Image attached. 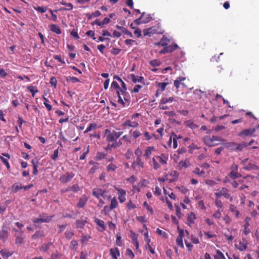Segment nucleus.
<instances>
[{
  "mask_svg": "<svg viewBox=\"0 0 259 259\" xmlns=\"http://www.w3.org/2000/svg\"><path fill=\"white\" fill-rule=\"evenodd\" d=\"M168 156L165 154H161L160 155L155 156L152 158L153 168L154 170H157L161 165L167 164Z\"/></svg>",
  "mask_w": 259,
  "mask_h": 259,
  "instance_id": "f257e3e1",
  "label": "nucleus"
},
{
  "mask_svg": "<svg viewBox=\"0 0 259 259\" xmlns=\"http://www.w3.org/2000/svg\"><path fill=\"white\" fill-rule=\"evenodd\" d=\"M123 132L113 131L111 132L109 129H106L104 131V135L106 137V140L110 144L114 143L122 135Z\"/></svg>",
  "mask_w": 259,
  "mask_h": 259,
  "instance_id": "f03ea898",
  "label": "nucleus"
},
{
  "mask_svg": "<svg viewBox=\"0 0 259 259\" xmlns=\"http://www.w3.org/2000/svg\"><path fill=\"white\" fill-rule=\"evenodd\" d=\"M203 141L206 145L212 147L219 144V143H215V142H222V140L219 137L216 136H212V137L206 136L203 137Z\"/></svg>",
  "mask_w": 259,
  "mask_h": 259,
  "instance_id": "7ed1b4c3",
  "label": "nucleus"
},
{
  "mask_svg": "<svg viewBox=\"0 0 259 259\" xmlns=\"http://www.w3.org/2000/svg\"><path fill=\"white\" fill-rule=\"evenodd\" d=\"M214 195L218 198L223 196L224 198L229 199L230 201L233 200L232 197L229 194V190L225 187H223L221 190H218L217 192L214 193Z\"/></svg>",
  "mask_w": 259,
  "mask_h": 259,
  "instance_id": "20e7f679",
  "label": "nucleus"
},
{
  "mask_svg": "<svg viewBox=\"0 0 259 259\" xmlns=\"http://www.w3.org/2000/svg\"><path fill=\"white\" fill-rule=\"evenodd\" d=\"M144 162L142 161L141 158H136L132 164V168L136 171H140L144 167Z\"/></svg>",
  "mask_w": 259,
  "mask_h": 259,
  "instance_id": "39448f33",
  "label": "nucleus"
},
{
  "mask_svg": "<svg viewBox=\"0 0 259 259\" xmlns=\"http://www.w3.org/2000/svg\"><path fill=\"white\" fill-rule=\"evenodd\" d=\"M74 176L75 174L73 172L67 171L60 176L59 180L62 183H67L70 182Z\"/></svg>",
  "mask_w": 259,
  "mask_h": 259,
  "instance_id": "423d86ee",
  "label": "nucleus"
},
{
  "mask_svg": "<svg viewBox=\"0 0 259 259\" xmlns=\"http://www.w3.org/2000/svg\"><path fill=\"white\" fill-rule=\"evenodd\" d=\"M255 132V128H250L242 130L238 135L243 139H245L246 137L251 136Z\"/></svg>",
  "mask_w": 259,
  "mask_h": 259,
  "instance_id": "0eeeda50",
  "label": "nucleus"
},
{
  "mask_svg": "<svg viewBox=\"0 0 259 259\" xmlns=\"http://www.w3.org/2000/svg\"><path fill=\"white\" fill-rule=\"evenodd\" d=\"M139 125V120H126L122 124L123 127H130L136 128Z\"/></svg>",
  "mask_w": 259,
  "mask_h": 259,
  "instance_id": "6e6552de",
  "label": "nucleus"
},
{
  "mask_svg": "<svg viewBox=\"0 0 259 259\" xmlns=\"http://www.w3.org/2000/svg\"><path fill=\"white\" fill-rule=\"evenodd\" d=\"M178 47V45L176 44L166 46L159 52V53L165 54L167 53H171L176 50Z\"/></svg>",
  "mask_w": 259,
  "mask_h": 259,
  "instance_id": "1a4fd4ad",
  "label": "nucleus"
},
{
  "mask_svg": "<svg viewBox=\"0 0 259 259\" xmlns=\"http://www.w3.org/2000/svg\"><path fill=\"white\" fill-rule=\"evenodd\" d=\"M248 243L247 241L243 239L242 241H240L238 243H236L235 247L240 251H244L247 249Z\"/></svg>",
  "mask_w": 259,
  "mask_h": 259,
  "instance_id": "9d476101",
  "label": "nucleus"
},
{
  "mask_svg": "<svg viewBox=\"0 0 259 259\" xmlns=\"http://www.w3.org/2000/svg\"><path fill=\"white\" fill-rule=\"evenodd\" d=\"M184 236V232L182 229H179V235L176 239V243L178 246L183 248L184 244L183 242V238Z\"/></svg>",
  "mask_w": 259,
  "mask_h": 259,
  "instance_id": "9b49d317",
  "label": "nucleus"
},
{
  "mask_svg": "<svg viewBox=\"0 0 259 259\" xmlns=\"http://www.w3.org/2000/svg\"><path fill=\"white\" fill-rule=\"evenodd\" d=\"M51 221V218H35L32 220V222L35 227H37L39 224L42 223H49Z\"/></svg>",
  "mask_w": 259,
  "mask_h": 259,
  "instance_id": "f8f14e48",
  "label": "nucleus"
},
{
  "mask_svg": "<svg viewBox=\"0 0 259 259\" xmlns=\"http://www.w3.org/2000/svg\"><path fill=\"white\" fill-rule=\"evenodd\" d=\"M191 165L190 160L188 159H185V160L180 161L177 165V168L179 170H182L183 168H188Z\"/></svg>",
  "mask_w": 259,
  "mask_h": 259,
  "instance_id": "ddd939ff",
  "label": "nucleus"
},
{
  "mask_svg": "<svg viewBox=\"0 0 259 259\" xmlns=\"http://www.w3.org/2000/svg\"><path fill=\"white\" fill-rule=\"evenodd\" d=\"M241 177V175L238 172V171L231 170L230 172L228 174V177H226L225 182H230L229 178H230L232 180H234L236 178H240Z\"/></svg>",
  "mask_w": 259,
  "mask_h": 259,
  "instance_id": "4468645a",
  "label": "nucleus"
},
{
  "mask_svg": "<svg viewBox=\"0 0 259 259\" xmlns=\"http://www.w3.org/2000/svg\"><path fill=\"white\" fill-rule=\"evenodd\" d=\"M118 191V198L120 203H123L125 201V195L126 191L122 189H117Z\"/></svg>",
  "mask_w": 259,
  "mask_h": 259,
  "instance_id": "2eb2a0df",
  "label": "nucleus"
},
{
  "mask_svg": "<svg viewBox=\"0 0 259 259\" xmlns=\"http://www.w3.org/2000/svg\"><path fill=\"white\" fill-rule=\"evenodd\" d=\"M144 36H151L152 35L157 33V30L154 27H151L145 29L143 31Z\"/></svg>",
  "mask_w": 259,
  "mask_h": 259,
  "instance_id": "dca6fc26",
  "label": "nucleus"
},
{
  "mask_svg": "<svg viewBox=\"0 0 259 259\" xmlns=\"http://www.w3.org/2000/svg\"><path fill=\"white\" fill-rule=\"evenodd\" d=\"M105 191L102 189H97L93 191V195L98 199H100V197L105 198Z\"/></svg>",
  "mask_w": 259,
  "mask_h": 259,
  "instance_id": "f3484780",
  "label": "nucleus"
},
{
  "mask_svg": "<svg viewBox=\"0 0 259 259\" xmlns=\"http://www.w3.org/2000/svg\"><path fill=\"white\" fill-rule=\"evenodd\" d=\"M229 210L234 215L236 219H238L240 215V211L237 209V207L231 204L229 207Z\"/></svg>",
  "mask_w": 259,
  "mask_h": 259,
  "instance_id": "a211bd4d",
  "label": "nucleus"
},
{
  "mask_svg": "<svg viewBox=\"0 0 259 259\" xmlns=\"http://www.w3.org/2000/svg\"><path fill=\"white\" fill-rule=\"evenodd\" d=\"M8 236V229L6 225L2 226V229L0 231V239L5 241Z\"/></svg>",
  "mask_w": 259,
  "mask_h": 259,
  "instance_id": "6ab92c4d",
  "label": "nucleus"
},
{
  "mask_svg": "<svg viewBox=\"0 0 259 259\" xmlns=\"http://www.w3.org/2000/svg\"><path fill=\"white\" fill-rule=\"evenodd\" d=\"M110 254L113 259H118L120 256L119 250L117 247L112 248L110 249Z\"/></svg>",
  "mask_w": 259,
  "mask_h": 259,
  "instance_id": "aec40b11",
  "label": "nucleus"
},
{
  "mask_svg": "<svg viewBox=\"0 0 259 259\" xmlns=\"http://www.w3.org/2000/svg\"><path fill=\"white\" fill-rule=\"evenodd\" d=\"M130 76L131 79L134 83H136L137 82H141L142 83L143 85L145 84V82H144V78L143 76H136L134 74H132Z\"/></svg>",
  "mask_w": 259,
  "mask_h": 259,
  "instance_id": "412c9836",
  "label": "nucleus"
},
{
  "mask_svg": "<svg viewBox=\"0 0 259 259\" xmlns=\"http://www.w3.org/2000/svg\"><path fill=\"white\" fill-rule=\"evenodd\" d=\"M88 201V198L85 195H82L79 199L78 202L77 203L76 206L78 208L83 207Z\"/></svg>",
  "mask_w": 259,
  "mask_h": 259,
  "instance_id": "4be33fe9",
  "label": "nucleus"
},
{
  "mask_svg": "<svg viewBox=\"0 0 259 259\" xmlns=\"http://www.w3.org/2000/svg\"><path fill=\"white\" fill-rule=\"evenodd\" d=\"M155 151V148L154 147H148L145 150V153L144 154V156L146 159L149 158L150 156L152 154V153L153 151Z\"/></svg>",
  "mask_w": 259,
  "mask_h": 259,
  "instance_id": "5701e85b",
  "label": "nucleus"
},
{
  "mask_svg": "<svg viewBox=\"0 0 259 259\" xmlns=\"http://www.w3.org/2000/svg\"><path fill=\"white\" fill-rule=\"evenodd\" d=\"M196 216L194 212H190L187 216V224L189 225H191V224H194L195 220H196Z\"/></svg>",
  "mask_w": 259,
  "mask_h": 259,
  "instance_id": "b1692460",
  "label": "nucleus"
},
{
  "mask_svg": "<svg viewBox=\"0 0 259 259\" xmlns=\"http://www.w3.org/2000/svg\"><path fill=\"white\" fill-rule=\"evenodd\" d=\"M0 253L2 255V256L5 258H8L11 255H12L14 253V252L13 251H9L8 249H2L0 251Z\"/></svg>",
  "mask_w": 259,
  "mask_h": 259,
  "instance_id": "393cba45",
  "label": "nucleus"
},
{
  "mask_svg": "<svg viewBox=\"0 0 259 259\" xmlns=\"http://www.w3.org/2000/svg\"><path fill=\"white\" fill-rule=\"evenodd\" d=\"M60 4L62 5L65 6L67 7V8H61L59 10V11H69L73 9V5L71 3H67L63 0H62Z\"/></svg>",
  "mask_w": 259,
  "mask_h": 259,
  "instance_id": "a878e982",
  "label": "nucleus"
},
{
  "mask_svg": "<svg viewBox=\"0 0 259 259\" xmlns=\"http://www.w3.org/2000/svg\"><path fill=\"white\" fill-rule=\"evenodd\" d=\"M113 79L119 81L121 83V85L122 89H121L120 88V90H119L120 92L123 91L125 92V91L127 90V88H126L125 83L123 81V80L118 76L114 75L113 76Z\"/></svg>",
  "mask_w": 259,
  "mask_h": 259,
  "instance_id": "bb28decb",
  "label": "nucleus"
},
{
  "mask_svg": "<svg viewBox=\"0 0 259 259\" xmlns=\"http://www.w3.org/2000/svg\"><path fill=\"white\" fill-rule=\"evenodd\" d=\"M50 30L56 34H60L61 33V30L60 27L56 24H51L49 26Z\"/></svg>",
  "mask_w": 259,
  "mask_h": 259,
  "instance_id": "cd10ccee",
  "label": "nucleus"
},
{
  "mask_svg": "<svg viewBox=\"0 0 259 259\" xmlns=\"http://www.w3.org/2000/svg\"><path fill=\"white\" fill-rule=\"evenodd\" d=\"M122 145V142L121 140H119L118 141H116L114 143L112 144H108L107 148H114L116 149L118 147H119Z\"/></svg>",
  "mask_w": 259,
  "mask_h": 259,
  "instance_id": "c85d7f7f",
  "label": "nucleus"
},
{
  "mask_svg": "<svg viewBox=\"0 0 259 259\" xmlns=\"http://www.w3.org/2000/svg\"><path fill=\"white\" fill-rule=\"evenodd\" d=\"M174 101H175L174 98L172 97H170L169 98H165L163 97L162 98L159 102V104L161 105H164L167 103L169 102H172Z\"/></svg>",
  "mask_w": 259,
  "mask_h": 259,
  "instance_id": "c756f323",
  "label": "nucleus"
},
{
  "mask_svg": "<svg viewBox=\"0 0 259 259\" xmlns=\"http://www.w3.org/2000/svg\"><path fill=\"white\" fill-rule=\"evenodd\" d=\"M87 223L85 220H77L76 221V226L77 228L82 229Z\"/></svg>",
  "mask_w": 259,
  "mask_h": 259,
  "instance_id": "7c9ffc66",
  "label": "nucleus"
},
{
  "mask_svg": "<svg viewBox=\"0 0 259 259\" xmlns=\"http://www.w3.org/2000/svg\"><path fill=\"white\" fill-rule=\"evenodd\" d=\"M243 168L247 170H258L259 166L253 163H249L246 166H244Z\"/></svg>",
  "mask_w": 259,
  "mask_h": 259,
  "instance_id": "2f4dec72",
  "label": "nucleus"
},
{
  "mask_svg": "<svg viewBox=\"0 0 259 259\" xmlns=\"http://www.w3.org/2000/svg\"><path fill=\"white\" fill-rule=\"evenodd\" d=\"M51 243H44L39 247V250L41 251L47 252L49 250Z\"/></svg>",
  "mask_w": 259,
  "mask_h": 259,
  "instance_id": "473e14b6",
  "label": "nucleus"
},
{
  "mask_svg": "<svg viewBox=\"0 0 259 259\" xmlns=\"http://www.w3.org/2000/svg\"><path fill=\"white\" fill-rule=\"evenodd\" d=\"M22 189H23V187L20 183H16L12 186V191L14 193L17 192L18 191Z\"/></svg>",
  "mask_w": 259,
  "mask_h": 259,
  "instance_id": "72a5a7b5",
  "label": "nucleus"
},
{
  "mask_svg": "<svg viewBox=\"0 0 259 259\" xmlns=\"http://www.w3.org/2000/svg\"><path fill=\"white\" fill-rule=\"evenodd\" d=\"M45 236L44 231L42 230H38L35 232V233L32 236V238L33 239H37L38 238L42 237Z\"/></svg>",
  "mask_w": 259,
  "mask_h": 259,
  "instance_id": "f704fd0d",
  "label": "nucleus"
},
{
  "mask_svg": "<svg viewBox=\"0 0 259 259\" xmlns=\"http://www.w3.org/2000/svg\"><path fill=\"white\" fill-rule=\"evenodd\" d=\"M95 222L97 225L102 228L103 231L106 230V227L105 226L104 222L99 219H95L94 220Z\"/></svg>",
  "mask_w": 259,
  "mask_h": 259,
  "instance_id": "c9c22d12",
  "label": "nucleus"
},
{
  "mask_svg": "<svg viewBox=\"0 0 259 259\" xmlns=\"http://www.w3.org/2000/svg\"><path fill=\"white\" fill-rule=\"evenodd\" d=\"M65 236L67 239H70L74 235V231L72 229L67 230L65 232Z\"/></svg>",
  "mask_w": 259,
  "mask_h": 259,
  "instance_id": "e433bc0d",
  "label": "nucleus"
},
{
  "mask_svg": "<svg viewBox=\"0 0 259 259\" xmlns=\"http://www.w3.org/2000/svg\"><path fill=\"white\" fill-rule=\"evenodd\" d=\"M27 89L32 94V96L33 97H34L35 94L38 92V91L36 87L32 86V85L28 86L27 87Z\"/></svg>",
  "mask_w": 259,
  "mask_h": 259,
  "instance_id": "4c0bfd02",
  "label": "nucleus"
},
{
  "mask_svg": "<svg viewBox=\"0 0 259 259\" xmlns=\"http://www.w3.org/2000/svg\"><path fill=\"white\" fill-rule=\"evenodd\" d=\"M247 143L246 142H242L240 144H239L236 149H235V150L236 151H242L244 148H246L247 147Z\"/></svg>",
  "mask_w": 259,
  "mask_h": 259,
  "instance_id": "58836bf2",
  "label": "nucleus"
},
{
  "mask_svg": "<svg viewBox=\"0 0 259 259\" xmlns=\"http://www.w3.org/2000/svg\"><path fill=\"white\" fill-rule=\"evenodd\" d=\"M97 125L95 123H91L89 124L85 131L84 132V134H86L93 130H95L97 128Z\"/></svg>",
  "mask_w": 259,
  "mask_h": 259,
  "instance_id": "ea45409f",
  "label": "nucleus"
},
{
  "mask_svg": "<svg viewBox=\"0 0 259 259\" xmlns=\"http://www.w3.org/2000/svg\"><path fill=\"white\" fill-rule=\"evenodd\" d=\"M217 254L214 255V259H226L224 254L220 250H216Z\"/></svg>",
  "mask_w": 259,
  "mask_h": 259,
  "instance_id": "a19ab883",
  "label": "nucleus"
},
{
  "mask_svg": "<svg viewBox=\"0 0 259 259\" xmlns=\"http://www.w3.org/2000/svg\"><path fill=\"white\" fill-rule=\"evenodd\" d=\"M193 172L198 176H202L205 174L204 170H200L199 167H196L193 171Z\"/></svg>",
  "mask_w": 259,
  "mask_h": 259,
  "instance_id": "79ce46f5",
  "label": "nucleus"
},
{
  "mask_svg": "<svg viewBox=\"0 0 259 259\" xmlns=\"http://www.w3.org/2000/svg\"><path fill=\"white\" fill-rule=\"evenodd\" d=\"M172 143H173V148L174 149L177 148L178 147V143H177V135L174 133V132L172 133Z\"/></svg>",
  "mask_w": 259,
  "mask_h": 259,
  "instance_id": "37998d69",
  "label": "nucleus"
},
{
  "mask_svg": "<svg viewBox=\"0 0 259 259\" xmlns=\"http://www.w3.org/2000/svg\"><path fill=\"white\" fill-rule=\"evenodd\" d=\"M118 206V202L115 197H113L111 200L110 207L112 209H115Z\"/></svg>",
  "mask_w": 259,
  "mask_h": 259,
  "instance_id": "c03bdc74",
  "label": "nucleus"
},
{
  "mask_svg": "<svg viewBox=\"0 0 259 259\" xmlns=\"http://www.w3.org/2000/svg\"><path fill=\"white\" fill-rule=\"evenodd\" d=\"M112 210L110 206L108 205H105L103 208V209L102 210L101 213L104 215H108L109 212Z\"/></svg>",
  "mask_w": 259,
  "mask_h": 259,
  "instance_id": "a18cd8bd",
  "label": "nucleus"
},
{
  "mask_svg": "<svg viewBox=\"0 0 259 259\" xmlns=\"http://www.w3.org/2000/svg\"><path fill=\"white\" fill-rule=\"evenodd\" d=\"M117 166L114 164L111 163L107 166V170L108 171H114L117 169Z\"/></svg>",
  "mask_w": 259,
  "mask_h": 259,
  "instance_id": "49530a36",
  "label": "nucleus"
},
{
  "mask_svg": "<svg viewBox=\"0 0 259 259\" xmlns=\"http://www.w3.org/2000/svg\"><path fill=\"white\" fill-rule=\"evenodd\" d=\"M169 42V40L168 39H167V38H162L160 40V41L157 44V45H161V46L165 47V46H166L168 45Z\"/></svg>",
  "mask_w": 259,
  "mask_h": 259,
  "instance_id": "de8ad7c7",
  "label": "nucleus"
},
{
  "mask_svg": "<svg viewBox=\"0 0 259 259\" xmlns=\"http://www.w3.org/2000/svg\"><path fill=\"white\" fill-rule=\"evenodd\" d=\"M145 15V12L142 13L141 16L139 18L134 20L135 23L138 25H140V24L143 23V19Z\"/></svg>",
  "mask_w": 259,
  "mask_h": 259,
  "instance_id": "09e8293b",
  "label": "nucleus"
},
{
  "mask_svg": "<svg viewBox=\"0 0 259 259\" xmlns=\"http://www.w3.org/2000/svg\"><path fill=\"white\" fill-rule=\"evenodd\" d=\"M168 84L167 82H159L157 84L161 92H163L165 90L166 85Z\"/></svg>",
  "mask_w": 259,
  "mask_h": 259,
  "instance_id": "8fccbe9b",
  "label": "nucleus"
},
{
  "mask_svg": "<svg viewBox=\"0 0 259 259\" xmlns=\"http://www.w3.org/2000/svg\"><path fill=\"white\" fill-rule=\"evenodd\" d=\"M152 20V18L150 14L145 13V15L143 19V23H148L149 22H150Z\"/></svg>",
  "mask_w": 259,
  "mask_h": 259,
  "instance_id": "3c124183",
  "label": "nucleus"
},
{
  "mask_svg": "<svg viewBox=\"0 0 259 259\" xmlns=\"http://www.w3.org/2000/svg\"><path fill=\"white\" fill-rule=\"evenodd\" d=\"M185 123H186L187 126H188L192 129H194L198 127V126L196 124H195L193 121H191L190 120L187 121L185 122Z\"/></svg>",
  "mask_w": 259,
  "mask_h": 259,
  "instance_id": "603ef678",
  "label": "nucleus"
},
{
  "mask_svg": "<svg viewBox=\"0 0 259 259\" xmlns=\"http://www.w3.org/2000/svg\"><path fill=\"white\" fill-rule=\"evenodd\" d=\"M120 95H121L123 96L124 100L125 101H127L129 103L130 97L128 94L126 92V91H125V93H124V92H123V91L120 92Z\"/></svg>",
  "mask_w": 259,
  "mask_h": 259,
  "instance_id": "864d4df0",
  "label": "nucleus"
},
{
  "mask_svg": "<svg viewBox=\"0 0 259 259\" xmlns=\"http://www.w3.org/2000/svg\"><path fill=\"white\" fill-rule=\"evenodd\" d=\"M34 10L41 14L44 13L47 10L46 7H33Z\"/></svg>",
  "mask_w": 259,
  "mask_h": 259,
  "instance_id": "5fc2aeb1",
  "label": "nucleus"
},
{
  "mask_svg": "<svg viewBox=\"0 0 259 259\" xmlns=\"http://www.w3.org/2000/svg\"><path fill=\"white\" fill-rule=\"evenodd\" d=\"M156 232L159 235L162 236V237H163L164 238H167V236H168L167 234L165 232L162 231L160 229L157 228L156 229Z\"/></svg>",
  "mask_w": 259,
  "mask_h": 259,
  "instance_id": "6e6d98bb",
  "label": "nucleus"
},
{
  "mask_svg": "<svg viewBox=\"0 0 259 259\" xmlns=\"http://www.w3.org/2000/svg\"><path fill=\"white\" fill-rule=\"evenodd\" d=\"M116 93L118 97V102L121 104L122 105V106H125V103L123 101V99L121 97L120 93L119 92V91H116Z\"/></svg>",
  "mask_w": 259,
  "mask_h": 259,
  "instance_id": "4d7b16f0",
  "label": "nucleus"
},
{
  "mask_svg": "<svg viewBox=\"0 0 259 259\" xmlns=\"http://www.w3.org/2000/svg\"><path fill=\"white\" fill-rule=\"evenodd\" d=\"M116 244L118 246H122L121 237L120 234H116Z\"/></svg>",
  "mask_w": 259,
  "mask_h": 259,
  "instance_id": "13d9d810",
  "label": "nucleus"
},
{
  "mask_svg": "<svg viewBox=\"0 0 259 259\" xmlns=\"http://www.w3.org/2000/svg\"><path fill=\"white\" fill-rule=\"evenodd\" d=\"M149 64L152 66L157 67L160 65V62L157 60H153L149 62Z\"/></svg>",
  "mask_w": 259,
  "mask_h": 259,
  "instance_id": "bf43d9fd",
  "label": "nucleus"
},
{
  "mask_svg": "<svg viewBox=\"0 0 259 259\" xmlns=\"http://www.w3.org/2000/svg\"><path fill=\"white\" fill-rule=\"evenodd\" d=\"M67 224L65 225H58L57 227L58 228V233L60 234L62 233L65 229L66 228Z\"/></svg>",
  "mask_w": 259,
  "mask_h": 259,
  "instance_id": "052dcab7",
  "label": "nucleus"
},
{
  "mask_svg": "<svg viewBox=\"0 0 259 259\" xmlns=\"http://www.w3.org/2000/svg\"><path fill=\"white\" fill-rule=\"evenodd\" d=\"M223 220L225 222V224L227 225H229L232 221L231 218L228 215H225Z\"/></svg>",
  "mask_w": 259,
  "mask_h": 259,
  "instance_id": "680f3d73",
  "label": "nucleus"
},
{
  "mask_svg": "<svg viewBox=\"0 0 259 259\" xmlns=\"http://www.w3.org/2000/svg\"><path fill=\"white\" fill-rule=\"evenodd\" d=\"M135 154L136 155V158H141L142 155V151L141 148L138 147L135 151Z\"/></svg>",
  "mask_w": 259,
  "mask_h": 259,
  "instance_id": "e2e57ef3",
  "label": "nucleus"
},
{
  "mask_svg": "<svg viewBox=\"0 0 259 259\" xmlns=\"http://www.w3.org/2000/svg\"><path fill=\"white\" fill-rule=\"evenodd\" d=\"M214 203L215 206L219 208H222L223 207V204L222 201L218 198L215 199Z\"/></svg>",
  "mask_w": 259,
  "mask_h": 259,
  "instance_id": "0e129e2a",
  "label": "nucleus"
},
{
  "mask_svg": "<svg viewBox=\"0 0 259 259\" xmlns=\"http://www.w3.org/2000/svg\"><path fill=\"white\" fill-rule=\"evenodd\" d=\"M222 213L221 211L218 209L213 214L212 217L216 219H220L221 218Z\"/></svg>",
  "mask_w": 259,
  "mask_h": 259,
  "instance_id": "69168bd1",
  "label": "nucleus"
},
{
  "mask_svg": "<svg viewBox=\"0 0 259 259\" xmlns=\"http://www.w3.org/2000/svg\"><path fill=\"white\" fill-rule=\"evenodd\" d=\"M1 159L3 161V162L4 163V164L6 166L8 169H10V165L9 163V161L7 159L5 158L4 157L1 156L0 157Z\"/></svg>",
  "mask_w": 259,
  "mask_h": 259,
  "instance_id": "338daca9",
  "label": "nucleus"
},
{
  "mask_svg": "<svg viewBox=\"0 0 259 259\" xmlns=\"http://www.w3.org/2000/svg\"><path fill=\"white\" fill-rule=\"evenodd\" d=\"M111 87L112 88L116 89L117 91H119L120 92V87L118 83L116 81H113L111 83Z\"/></svg>",
  "mask_w": 259,
  "mask_h": 259,
  "instance_id": "774afa93",
  "label": "nucleus"
}]
</instances>
